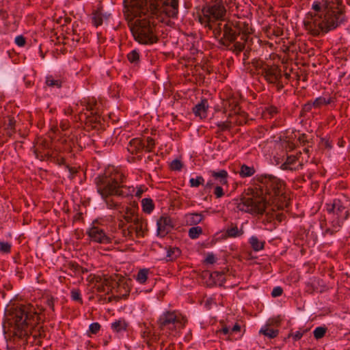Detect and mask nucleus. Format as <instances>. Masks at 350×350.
<instances>
[{
  "label": "nucleus",
  "instance_id": "f257e3e1",
  "mask_svg": "<svg viewBox=\"0 0 350 350\" xmlns=\"http://www.w3.org/2000/svg\"><path fill=\"white\" fill-rule=\"evenodd\" d=\"M256 180L259 185V193L243 198L237 208L241 211L252 214H263L268 204H275L278 209L288 206V198L285 193L284 180L271 174H258Z\"/></svg>",
  "mask_w": 350,
  "mask_h": 350
},
{
  "label": "nucleus",
  "instance_id": "f03ea898",
  "mask_svg": "<svg viewBox=\"0 0 350 350\" xmlns=\"http://www.w3.org/2000/svg\"><path fill=\"white\" fill-rule=\"evenodd\" d=\"M312 9L314 12L308 14L304 27L313 36H323L347 23V8L342 0L315 1Z\"/></svg>",
  "mask_w": 350,
  "mask_h": 350
},
{
  "label": "nucleus",
  "instance_id": "7ed1b4c3",
  "mask_svg": "<svg viewBox=\"0 0 350 350\" xmlns=\"http://www.w3.org/2000/svg\"><path fill=\"white\" fill-rule=\"evenodd\" d=\"M212 30L219 44L236 56L241 55L252 33L248 23L237 19L221 20Z\"/></svg>",
  "mask_w": 350,
  "mask_h": 350
},
{
  "label": "nucleus",
  "instance_id": "20e7f679",
  "mask_svg": "<svg viewBox=\"0 0 350 350\" xmlns=\"http://www.w3.org/2000/svg\"><path fill=\"white\" fill-rule=\"evenodd\" d=\"M123 14L126 20L131 21L143 16L176 18L178 14V0H123Z\"/></svg>",
  "mask_w": 350,
  "mask_h": 350
},
{
  "label": "nucleus",
  "instance_id": "39448f33",
  "mask_svg": "<svg viewBox=\"0 0 350 350\" xmlns=\"http://www.w3.org/2000/svg\"><path fill=\"white\" fill-rule=\"evenodd\" d=\"M252 64L265 81L268 84L275 86L278 92L288 84L291 79V74L282 70L280 66L277 64H269L259 60H256Z\"/></svg>",
  "mask_w": 350,
  "mask_h": 350
},
{
  "label": "nucleus",
  "instance_id": "423d86ee",
  "mask_svg": "<svg viewBox=\"0 0 350 350\" xmlns=\"http://www.w3.org/2000/svg\"><path fill=\"white\" fill-rule=\"evenodd\" d=\"M128 21L133 36L136 42L141 44L149 45L157 43L159 40L155 33V28L152 23L147 18Z\"/></svg>",
  "mask_w": 350,
  "mask_h": 350
},
{
  "label": "nucleus",
  "instance_id": "0eeeda50",
  "mask_svg": "<svg viewBox=\"0 0 350 350\" xmlns=\"http://www.w3.org/2000/svg\"><path fill=\"white\" fill-rule=\"evenodd\" d=\"M124 179L121 172L106 171L95 179L97 191L102 198L116 196L118 185L123 183Z\"/></svg>",
  "mask_w": 350,
  "mask_h": 350
},
{
  "label": "nucleus",
  "instance_id": "6e6552de",
  "mask_svg": "<svg viewBox=\"0 0 350 350\" xmlns=\"http://www.w3.org/2000/svg\"><path fill=\"white\" fill-rule=\"evenodd\" d=\"M224 4V0H215L212 5L203 8L202 14L198 16L199 22L208 29H213L216 26V21L224 20L226 13Z\"/></svg>",
  "mask_w": 350,
  "mask_h": 350
},
{
  "label": "nucleus",
  "instance_id": "1a4fd4ad",
  "mask_svg": "<svg viewBox=\"0 0 350 350\" xmlns=\"http://www.w3.org/2000/svg\"><path fill=\"white\" fill-rule=\"evenodd\" d=\"M187 319L176 311H166L157 320L159 330L163 334L170 335L178 329H183Z\"/></svg>",
  "mask_w": 350,
  "mask_h": 350
},
{
  "label": "nucleus",
  "instance_id": "9d476101",
  "mask_svg": "<svg viewBox=\"0 0 350 350\" xmlns=\"http://www.w3.org/2000/svg\"><path fill=\"white\" fill-rule=\"evenodd\" d=\"M32 306L21 305L14 312V323L18 329H25L29 325L36 323L40 317Z\"/></svg>",
  "mask_w": 350,
  "mask_h": 350
},
{
  "label": "nucleus",
  "instance_id": "9b49d317",
  "mask_svg": "<svg viewBox=\"0 0 350 350\" xmlns=\"http://www.w3.org/2000/svg\"><path fill=\"white\" fill-rule=\"evenodd\" d=\"M118 281V274L111 275H104L103 278L98 276L95 278V286L96 291L99 293H105L109 295L113 293L114 285H116Z\"/></svg>",
  "mask_w": 350,
  "mask_h": 350
},
{
  "label": "nucleus",
  "instance_id": "f8f14e48",
  "mask_svg": "<svg viewBox=\"0 0 350 350\" xmlns=\"http://www.w3.org/2000/svg\"><path fill=\"white\" fill-rule=\"evenodd\" d=\"M52 142L42 137L38 138L36 146H34V153L36 158L41 161L46 160L52 153Z\"/></svg>",
  "mask_w": 350,
  "mask_h": 350
},
{
  "label": "nucleus",
  "instance_id": "ddd939ff",
  "mask_svg": "<svg viewBox=\"0 0 350 350\" xmlns=\"http://www.w3.org/2000/svg\"><path fill=\"white\" fill-rule=\"evenodd\" d=\"M326 206L328 213L336 215V217H339L342 220H346L349 215V210L340 200H334L332 204H327Z\"/></svg>",
  "mask_w": 350,
  "mask_h": 350
},
{
  "label": "nucleus",
  "instance_id": "4468645a",
  "mask_svg": "<svg viewBox=\"0 0 350 350\" xmlns=\"http://www.w3.org/2000/svg\"><path fill=\"white\" fill-rule=\"evenodd\" d=\"M87 234L92 241L102 244L111 243V238L102 228L98 226L91 227L87 232Z\"/></svg>",
  "mask_w": 350,
  "mask_h": 350
},
{
  "label": "nucleus",
  "instance_id": "2eb2a0df",
  "mask_svg": "<svg viewBox=\"0 0 350 350\" xmlns=\"http://www.w3.org/2000/svg\"><path fill=\"white\" fill-rule=\"evenodd\" d=\"M157 235L161 237L166 236L173 228L172 219L170 217H161L157 222Z\"/></svg>",
  "mask_w": 350,
  "mask_h": 350
},
{
  "label": "nucleus",
  "instance_id": "dca6fc26",
  "mask_svg": "<svg viewBox=\"0 0 350 350\" xmlns=\"http://www.w3.org/2000/svg\"><path fill=\"white\" fill-rule=\"evenodd\" d=\"M117 284L114 285L113 290L116 291L118 296H121L122 299H126L130 293V287L125 280L124 278L118 274Z\"/></svg>",
  "mask_w": 350,
  "mask_h": 350
},
{
  "label": "nucleus",
  "instance_id": "f3484780",
  "mask_svg": "<svg viewBox=\"0 0 350 350\" xmlns=\"http://www.w3.org/2000/svg\"><path fill=\"white\" fill-rule=\"evenodd\" d=\"M45 84L52 89H60L66 84V79L62 76L47 75Z\"/></svg>",
  "mask_w": 350,
  "mask_h": 350
},
{
  "label": "nucleus",
  "instance_id": "a211bd4d",
  "mask_svg": "<svg viewBox=\"0 0 350 350\" xmlns=\"http://www.w3.org/2000/svg\"><path fill=\"white\" fill-rule=\"evenodd\" d=\"M109 16L110 14L103 12L102 8H98L92 14V23L94 27H98L103 25L104 21L108 20Z\"/></svg>",
  "mask_w": 350,
  "mask_h": 350
},
{
  "label": "nucleus",
  "instance_id": "6ab92c4d",
  "mask_svg": "<svg viewBox=\"0 0 350 350\" xmlns=\"http://www.w3.org/2000/svg\"><path fill=\"white\" fill-rule=\"evenodd\" d=\"M145 142L142 138H133L132 139L128 146L127 150L132 154H137L144 150Z\"/></svg>",
  "mask_w": 350,
  "mask_h": 350
},
{
  "label": "nucleus",
  "instance_id": "aec40b11",
  "mask_svg": "<svg viewBox=\"0 0 350 350\" xmlns=\"http://www.w3.org/2000/svg\"><path fill=\"white\" fill-rule=\"evenodd\" d=\"M120 215L127 223H131L138 218L137 214V208L135 206H126L124 210L120 209L118 212Z\"/></svg>",
  "mask_w": 350,
  "mask_h": 350
},
{
  "label": "nucleus",
  "instance_id": "412c9836",
  "mask_svg": "<svg viewBox=\"0 0 350 350\" xmlns=\"http://www.w3.org/2000/svg\"><path fill=\"white\" fill-rule=\"evenodd\" d=\"M208 108V100L206 99H202L200 103L197 104L193 108V112L196 116H199L201 118H205L207 116Z\"/></svg>",
  "mask_w": 350,
  "mask_h": 350
},
{
  "label": "nucleus",
  "instance_id": "4be33fe9",
  "mask_svg": "<svg viewBox=\"0 0 350 350\" xmlns=\"http://www.w3.org/2000/svg\"><path fill=\"white\" fill-rule=\"evenodd\" d=\"M132 223L135 225V233L137 237H144L147 228V222L142 218H136Z\"/></svg>",
  "mask_w": 350,
  "mask_h": 350
},
{
  "label": "nucleus",
  "instance_id": "5701e85b",
  "mask_svg": "<svg viewBox=\"0 0 350 350\" xmlns=\"http://www.w3.org/2000/svg\"><path fill=\"white\" fill-rule=\"evenodd\" d=\"M134 191L135 188L133 187H127L126 185H123L122 183H120L118 185V189L117 190L116 196L129 198L130 196H133Z\"/></svg>",
  "mask_w": 350,
  "mask_h": 350
},
{
  "label": "nucleus",
  "instance_id": "b1692460",
  "mask_svg": "<svg viewBox=\"0 0 350 350\" xmlns=\"http://www.w3.org/2000/svg\"><path fill=\"white\" fill-rule=\"evenodd\" d=\"M212 177L219 182L221 185H226L228 183V174L226 170H221L219 172L211 171Z\"/></svg>",
  "mask_w": 350,
  "mask_h": 350
},
{
  "label": "nucleus",
  "instance_id": "393cba45",
  "mask_svg": "<svg viewBox=\"0 0 350 350\" xmlns=\"http://www.w3.org/2000/svg\"><path fill=\"white\" fill-rule=\"evenodd\" d=\"M259 334L272 339L278 336L279 330L271 328L269 325H265L260 329Z\"/></svg>",
  "mask_w": 350,
  "mask_h": 350
},
{
  "label": "nucleus",
  "instance_id": "a878e982",
  "mask_svg": "<svg viewBox=\"0 0 350 350\" xmlns=\"http://www.w3.org/2000/svg\"><path fill=\"white\" fill-rule=\"evenodd\" d=\"M16 120L14 118L9 116L8 118V123L5 124V134L11 137L16 132Z\"/></svg>",
  "mask_w": 350,
  "mask_h": 350
},
{
  "label": "nucleus",
  "instance_id": "bb28decb",
  "mask_svg": "<svg viewBox=\"0 0 350 350\" xmlns=\"http://www.w3.org/2000/svg\"><path fill=\"white\" fill-rule=\"evenodd\" d=\"M256 172V170L253 166H248L245 164H243L241 166L239 175L242 178L250 177L253 176Z\"/></svg>",
  "mask_w": 350,
  "mask_h": 350
},
{
  "label": "nucleus",
  "instance_id": "cd10ccee",
  "mask_svg": "<svg viewBox=\"0 0 350 350\" xmlns=\"http://www.w3.org/2000/svg\"><path fill=\"white\" fill-rule=\"evenodd\" d=\"M249 243L251 245L252 248L255 252H258L264 249L265 241H260L257 237L252 236L249 240Z\"/></svg>",
  "mask_w": 350,
  "mask_h": 350
},
{
  "label": "nucleus",
  "instance_id": "c85d7f7f",
  "mask_svg": "<svg viewBox=\"0 0 350 350\" xmlns=\"http://www.w3.org/2000/svg\"><path fill=\"white\" fill-rule=\"evenodd\" d=\"M334 102L332 97L326 98L325 97L319 96L312 101V105L314 106L315 109H319L323 105H329Z\"/></svg>",
  "mask_w": 350,
  "mask_h": 350
},
{
  "label": "nucleus",
  "instance_id": "c756f323",
  "mask_svg": "<svg viewBox=\"0 0 350 350\" xmlns=\"http://www.w3.org/2000/svg\"><path fill=\"white\" fill-rule=\"evenodd\" d=\"M224 274L225 272L224 271H216L211 273L210 276L214 280V282L215 284H218L219 286H222L224 283L226 282Z\"/></svg>",
  "mask_w": 350,
  "mask_h": 350
},
{
  "label": "nucleus",
  "instance_id": "7c9ffc66",
  "mask_svg": "<svg viewBox=\"0 0 350 350\" xmlns=\"http://www.w3.org/2000/svg\"><path fill=\"white\" fill-rule=\"evenodd\" d=\"M109 209H116L120 211L123 208L122 203L116 202L111 197L102 198Z\"/></svg>",
  "mask_w": 350,
  "mask_h": 350
},
{
  "label": "nucleus",
  "instance_id": "2f4dec72",
  "mask_svg": "<svg viewBox=\"0 0 350 350\" xmlns=\"http://www.w3.org/2000/svg\"><path fill=\"white\" fill-rule=\"evenodd\" d=\"M46 161H51L59 165H65V159L61 157L56 150L52 151Z\"/></svg>",
  "mask_w": 350,
  "mask_h": 350
},
{
  "label": "nucleus",
  "instance_id": "473e14b6",
  "mask_svg": "<svg viewBox=\"0 0 350 350\" xmlns=\"http://www.w3.org/2000/svg\"><path fill=\"white\" fill-rule=\"evenodd\" d=\"M142 205L143 211L146 213H150L154 208L153 201L151 198H144L142 200Z\"/></svg>",
  "mask_w": 350,
  "mask_h": 350
},
{
  "label": "nucleus",
  "instance_id": "72a5a7b5",
  "mask_svg": "<svg viewBox=\"0 0 350 350\" xmlns=\"http://www.w3.org/2000/svg\"><path fill=\"white\" fill-rule=\"evenodd\" d=\"M187 222L190 225H196L202 221L204 216L201 213H190L187 215Z\"/></svg>",
  "mask_w": 350,
  "mask_h": 350
},
{
  "label": "nucleus",
  "instance_id": "f704fd0d",
  "mask_svg": "<svg viewBox=\"0 0 350 350\" xmlns=\"http://www.w3.org/2000/svg\"><path fill=\"white\" fill-rule=\"evenodd\" d=\"M127 325V323L124 319H120L111 324V328L113 331L120 332L126 330Z\"/></svg>",
  "mask_w": 350,
  "mask_h": 350
},
{
  "label": "nucleus",
  "instance_id": "c9c22d12",
  "mask_svg": "<svg viewBox=\"0 0 350 350\" xmlns=\"http://www.w3.org/2000/svg\"><path fill=\"white\" fill-rule=\"evenodd\" d=\"M181 254V251L178 247H171L167 250V260H174L176 259Z\"/></svg>",
  "mask_w": 350,
  "mask_h": 350
},
{
  "label": "nucleus",
  "instance_id": "e433bc0d",
  "mask_svg": "<svg viewBox=\"0 0 350 350\" xmlns=\"http://www.w3.org/2000/svg\"><path fill=\"white\" fill-rule=\"evenodd\" d=\"M243 234L242 229L239 230L237 226H232L227 229L226 234L229 237H240Z\"/></svg>",
  "mask_w": 350,
  "mask_h": 350
},
{
  "label": "nucleus",
  "instance_id": "4c0bfd02",
  "mask_svg": "<svg viewBox=\"0 0 350 350\" xmlns=\"http://www.w3.org/2000/svg\"><path fill=\"white\" fill-rule=\"evenodd\" d=\"M127 59L131 64H137L139 62V53L134 49L127 54Z\"/></svg>",
  "mask_w": 350,
  "mask_h": 350
},
{
  "label": "nucleus",
  "instance_id": "58836bf2",
  "mask_svg": "<svg viewBox=\"0 0 350 350\" xmlns=\"http://www.w3.org/2000/svg\"><path fill=\"white\" fill-rule=\"evenodd\" d=\"M202 234V228L200 226L191 227L189 230V237L192 239L198 238Z\"/></svg>",
  "mask_w": 350,
  "mask_h": 350
},
{
  "label": "nucleus",
  "instance_id": "ea45409f",
  "mask_svg": "<svg viewBox=\"0 0 350 350\" xmlns=\"http://www.w3.org/2000/svg\"><path fill=\"white\" fill-rule=\"evenodd\" d=\"M327 328L325 327H317L313 332L314 337L317 340H319L324 337L327 332Z\"/></svg>",
  "mask_w": 350,
  "mask_h": 350
},
{
  "label": "nucleus",
  "instance_id": "a19ab883",
  "mask_svg": "<svg viewBox=\"0 0 350 350\" xmlns=\"http://www.w3.org/2000/svg\"><path fill=\"white\" fill-rule=\"evenodd\" d=\"M145 142L144 150L147 152H150L155 146L154 139L150 137L142 139Z\"/></svg>",
  "mask_w": 350,
  "mask_h": 350
},
{
  "label": "nucleus",
  "instance_id": "79ce46f5",
  "mask_svg": "<svg viewBox=\"0 0 350 350\" xmlns=\"http://www.w3.org/2000/svg\"><path fill=\"white\" fill-rule=\"evenodd\" d=\"M148 273V269H141L137 275V278H136L137 280L139 283L144 284L147 280Z\"/></svg>",
  "mask_w": 350,
  "mask_h": 350
},
{
  "label": "nucleus",
  "instance_id": "37998d69",
  "mask_svg": "<svg viewBox=\"0 0 350 350\" xmlns=\"http://www.w3.org/2000/svg\"><path fill=\"white\" fill-rule=\"evenodd\" d=\"M189 183L191 187H198L200 185H204V179L202 176H198L195 178H190Z\"/></svg>",
  "mask_w": 350,
  "mask_h": 350
},
{
  "label": "nucleus",
  "instance_id": "c03bdc74",
  "mask_svg": "<svg viewBox=\"0 0 350 350\" xmlns=\"http://www.w3.org/2000/svg\"><path fill=\"white\" fill-rule=\"evenodd\" d=\"M217 126L219 128V131H217V133H219L222 131L230 130L231 129V122H219L217 123Z\"/></svg>",
  "mask_w": 350,
  "mask_h": 350
},
{
  "label": "nucleus",
  "instance_id": "a18cd8bd",
  "mask_svg": "<svg viewBox=\"0 0 350 350\" xmlns=\"http://www.w3.org/2000/svg\"><path fill=\"white\" fill-rule=\"evenodd\" d=\"M71 298L72 300L78 301L81 304H83V300L81 295V292L79 289L74 288L70 292Z\"/></svg>",
  "mask_w": 350,
  "mask_h": 350
},
{
  "label": "nucleus",
  "instance_id": "49530a36",
  "mask_svg": "<svg viewBox=\"0 0 350 350\" xmlns=\"http://www.w3.org/2000/svg\"><path fill=\"white\" fill-rule=\"evenodd\" d=\"M308 332V329H303V330H299V331H297L295 333H289L288 337L290 338V337H293V340L295 341H297L299 340H300L303 335Z\"/></svg>",
  "mask_w": 350,
  "mask_h": 350
},
{
  "label": "nucleus",
  "instance_id": "de8ad7c7",
  "mask_svg": "<svg viewBox=\"0 0 350 350\" xmlns=\"http://www.w3.org/2000/svg\"><path fill=\"white\" fill-rule=\"evenodd\" d=\"M183 167L182 162L178 159H174L170 164V168L172 170L180 171Z\"/></svg>",
  "mask_w": 350,
  "mask_h": 350
},
{
  "label": "nucleus",
  "instance_id": "09e8293b",
  "mask_svg": "<svg viewBox=\"0 0 350 350\" xmlns=\"http://www.w3.org/2000/svg\"><path fill=\"white\" fill-rule=\"evenodd\" d=\"M11 251V245L8 242H0V252L3 254H8Z\"/></svg>",
  "mask_w": 350,
  "mask_h": 350
},
{
  "label": "nucleus",
  "instance_id": "8fccbe9b",
  "mask_svg": "<svg viewBox=\"0 0 350 350\" xmlns=\"http://www.w3.org/2000/svg\"><path fill=\"white\" fill-rule=\"evenodd\" d=\"M343 221L344 220L340 219L339 217H336V219H333L332 221V228H334V230L339 231Z\"/></svg>",
  "mask_w": 350,
  "mask_h": 350
},
{
  "label": "nucleus",
  "instance_id": "3c124183",
  "mask_svg": "<svg viewBox=\"0 0 350 350\" xmlns=\"http://www.w3.org/2000/svg\"><path fill=\"white\" fill-rule=\"evenodd\" d=\"M245 45H247V43L245 44ZM242 52H243V64H245L247 63V59L250 57V52H251V48L249 46H245L244 50Z\"/></svg>",
  "mask_w": 350,
  "mask_h": 350
},
{
  "label": "nucleus",
  "instance_id": "603ef678",
  "mask_svg": "<svg viewBox=\"0 0 350 350\" xmlns=\"http://www.w3.org/2000/svg\"><path fill=\"white\" fill-rule=\"evenodd\" d=\"M159 161L157 154L148 155L145 159V163L148 165H150L151 163H157Z\"/></svg>",
  "mask_w": 350,
  "mask_h": 350
},
{
  "label": "nucleus",
  "instance_id": "864d4df0",
  "mask_svg": "<svg viewBox=\"0 0 350 350\" xmlns=\"http://www.w3.org/2000/svg\"><path fill=\"white\" fill-rule=\"evenodd\" d=\"M278 109L273 105L266 107L265 110V113H268L270 117L273 116L275 114L278 113Z\"/></svg>",
  "mask_w": 350,
  "mask_h": 350
},
{
  "label": "nucleus",
  "instance_id": "5fc2aeb1",
  "mask_svg": "<svg viewBox=\"0 0 350 350\" xmlns=\"http://www.w3.org/2000/svg\"><path fill=\"white\" fill-rule=\"evenodd\" d=\"M63 143H65L67 146L64 148V150L70 152L72 148V145H74L75 140L74 138L72 137L70 139H64Z\"/></svg>",
  "mask_w": 350,
  "mask_h": 350
},
{
  "label": "nucleus",
  "instance_id": "6e6d98bb",
  "mask_svg": "<svg viewBox=\"0 0 350 350\" xmlns=\"http://www.w3.org/2000/svg\"><path fill=\"white\" fill-rule=\"evenodd\" d=\"M69 267L72 269L75 273L84 272L83 269L76 262H70Z\"/></svg>",
  "mask_w": 350,
  "mask_h": 350
},
{
  "label": "nucleus",
  "instance_id": "4d7b16f0",
  "mask_svg": "<svg viewBox=\"0 0 350 350\" xmlns=\"http://www.w3.org/2000/svg\"><path fill=\"white\" fill-rule=\"evenodd\" d=\"M100 329V325L98 323H92L90 325L89 331L96 334Z\"/></svg>",
  "mask_w": 350,
  "mask_h": 350
},
{
  "label": "nucleus",
  "instance_id": "13d9d810",
  "mask_svg": "<svg viewBox=\"0 0 350 350\" xmlns=\"http://www.w3.org/2000/svg\"><path fill=\"white\" fill-rule=\"evenodd\" d=\"M15 43L18 46H24L25 43H26V39L25 38L21 35V36H18L16 37L15 38Z\"/></svg>",
  "mask_w": 350,
  "mask_h": 350
},
{
  "label": "nucleus",
  "instance_id": "bf43d9fd",
  "mask_svg": "<svg viewBox=\"0 0 350 350\" xmlns=\"http://www.w3.org/2000/svg\"><path fill=\"white\" fill-rule=\"evenodd\" d=\"M214 194L217 198H221L224 195L223 188L221 186H216L214 190Z\"/></svg>",
  "mask_w": 350,
  "mask_h": 350
},
{
  "label": "nucleus",
  "instance_id": "052dcab7",
  "mask_svg": "<svg viewBox=\"0 0 350 350\" xmlns=\"http://www.w3.org/2000/svg\"><path fill=\"white\" fill-rule=\"evenodd\" d=\"M314 106L312 105V101H308L302 106V111L306 113L310 111Z\"/></svg>",
  "mask_w": 350,
  "mask_h": 350
},
{
  "label": "nucleus",
  "instance_id": "680f3d73",
  "mask_svg": "<svg viewBox=\"0 0 350 350\" xmlns=\"http://www.w3.org/2000/svg\"><path fill=\"white\" fill-rule=\"evenodd\" d=\"M282 288L280 286H276L273 289L271 292V295L273 297H276L280 296L282 294Z\"/></svg>",
  "mask_w": 350,
  "mask_h": 350
},
{
  "label": "nucleus",
  "instance_id": "e2e57ef3",
  "mask_svg": "<svg viewBox=\"0 0 350 350\" xmlns=\"http://www.w3.org/2000/svg\"><path fill=\"white\" fill-rule=\"evenodd\" d=\"M229 107H231L230 110L233 111L235 113H238V111L239 110V107L237 102H235L234 100L229 101Z\"/></svg>",
  "mask_w": 350,
  "mask_h": 350
},
{
  "label": "nucleus",
  "instance_id": "0e129e2a",
  "mask_svg": "<svg viewBox=\"0 0 350 350\" xmlns=\"http://www.w3.org/2000/svg\"><path fill=\"white\" fill-rule=\"evenodd\" d=\"M118 228L120 230L126 228L128 223L122 217H121L120 215H118Z\"/></svg>",
  "mask_w": 350,
  "mask_h": 350
},
{
  "label": "nucleus",
  "instance_id": "69168bd1",
  "mask_svg": "<svg viewBox=\"0 0 350 350\" xmlns=\"http://www.w3.org/2000/svg\"><path fill=\"white\" fill-rule=\"evenodd\" d=\"M213 186V183L211 180H209L206 183L204 187V192L205 193H210L211 190Z\"/></svg>",
  "mask_w": 350,
  "mask_h": 350
},
{
  "label": "nucleus",
  "instance_id": "338daca9",
  "mask_svg": "<svg viewBox=\"0 0 350 350\" xmlns=\"http://www.w3.org/2000/svg\"><path fill=\"white\" fill-rule=\"evenodd\" d=\"M297 159L295 156L291 155L287 157L286 162L287 163V164L292 165L296 162Z\"/></svg>",
  "mask_w": 350,
  "mask_h": 350
},
{
  "label": "nucleus",
  "instance_id": "774afa93",
  "mask_svg": "<svg viewBox=\"0 0 350 350\" xmlns=\"http://www.w3.org/2000/svg\"><path fill=\"white\" fill-rule=\"evenodd\" d=\"M205 262L208 264H213L215 262V256L213 254H208L205 259Z\"/></svg>",
  "mask_w": 350,
  "mask_h": 350
}]
</instances>
